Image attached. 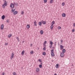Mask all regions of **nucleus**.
Instances as JSON below:
<instances>
[{
    "instance_id": "f257e3e1",
    "label": "nucleus",
    "mask_w": 75,
    "mask_h": 75,
    "mask_svg": "<svg viewBox=\"0 0 75 75\" xmlns=\"http://www.w3.org/2000/svg\"><path fill=\"white\" fill-rule=\"evenodd\" d=\"M7 2L6 1H4V4H3L2 5V7L3 8H5V6H7Z\"/></svg>"
},
{
    "instance_id": "f03ea898",
    "label": "nucleus",
    "mask_w": 75,
    "mask_h": 75,
    "mask_svg": "<svg viewBox=\"0 0 75 75\" xmlns=\"http://www.w3.org/2000/svg\"><path fill=\"white\" fill-rule=\"evenodd\" d=\"M10 6L11 8H13L14 7V5L13 3H11L10 4Z\"/></svg>"
},
{
    "instance_id": "7ed1b4c3",
    "label": "nucleus",
    "mask_w": 75,
    "mask_h": 75,
    "mask_svg": "<svg viewBox=\"0 0 75 75\" xmlns=\"http://www.w3.org/2000/svg\"><path fill=\"white\" fill-rule=\"evenodd\" d=\"M60 56L61 57H64V53H62L60 54Z\"/></svg>"
},
{
    "instance_id": "20e7f679",
    "label": "nucleus",
    "mask_w": 75,
    "mask_h": 75,
    "mask_svg": "<svg viewBox=\"0 0 75 75\" xmlns=\"http://www.w3.org/2000/svg\"><path fill=\"white\" fill-rule=\"evenodd\" d=\"M41 23H42L43 24H46V23H47V22H46V21H42Z\"/></svg>"
},
{
    "instance_id": "39448f33",
    "label": "nucleus",
    "mask_w": 75,
    "mask_h": 75,
    "mask_svg": "<svg viewBox=\"0 0 75 75\" xmlns=\"http://www.w3.org/2000/svg\"><path fill=\"white\" fill-rule=\"evenodd\" d=\"M4 28V25L2 24L1 26V30H3Z\"/></svg>"
},
{
    "instance_id": "423d86ee",
    "label": "nucleus",
    "mask_w": 75,
    "mask_h": 75,
    "mask_svg": "<svg viewBox=\"0 0 75 75\" xmlns=\"http://www.w3.org/2000/svg\"><path fill=\"white\" fill-rule=\"evenodd\" d=\"M51 55L52 57H54L55 56V54H54V52H52L51 53Z\"/></svg>"
},
{
    "instance_id": "0eeeda50",
    "label": "nucleus",
    "mask_w": 75,
    "mask_h": 75,
    "mask_svg": "<svg viewBox=\"0 0 75 75\" xmlns=\"http://www.w3.org/2000/svg\"><path fill=\"white\" fill-rule=\"evenodd\" d=\"M60 47L62 50H63V49H64V46L62 45H60Z\"/></svg>"
},
{
    "instance_id": "6e6552de",
    "label": "nucleus",
    "mask_w": 75,
    "mask_h": 75,
    "mask_svg": "<svg viewBox=\"0 0 75 75\" xmlns=\"http://www.w3.org/2000/svg\"><path fill=\"white\" fill-rule=\"evenodd\" d=\"M18 13V12L17 11H15L13 13V14L14 15H16V14H17Z\"/></svg>"
},
{
    "instance_id": "1a4fd4ad",
    "label": "nucleus",
    "mask_w": 75,
    "mask_h": 75,
    "mask_svg": "<svg viewBox=\"0 0 75 75\" xmlns=\"http://www.w3.org/2000/svg\"><path fill=\"white\" fill-rule=\"evenodd\" d=\"M36 72H38L40 71V69L38 68H37L36 69Z\"/></svg>"
},
{
    "instance_id": "9d476101",
    "label": "nucleus",
    "mask_w": 75,
    "mask_h": 75,
    "mask_svg": "<svg viewBox=\"0 0 75 75\" xmlns=\"http://www.w3.org/2000/svg\"><path fill=\"white\" fill-rule=\"evenodd\" d=\"M1 18L2 20H4L5 18V16H4V15L2 16L1 17Z\"/></svg>"
},
{
    "instance_id": "9b49d317",
    "label": "nucleus",
    "mask_w": 75,
    "mask_h": 75,
    "mask_svg": "<svg viewBox=\"0 0 75 75\" xmlns=\"http://www.w3.org/2000/svg\"><path fill=\"white\" fill-rule=\"evenodd\" d=\"M62 17H65L66 16V14H65V13H63V14H62Z\"/></svg>"
},
{
    "instance_id": "f8f14e48",
    "label": "nucleus",
    "mask_w": 75,
    "mask_h": 75,
    "mask_svg": "<svg viewBox=\"0 0 75 75\" xmlns=\"http://www.w3.org/2000/svg\"><path fill=\"white\" fill-rule=\"evenodd\" d=\"M11 36H12V35L11 34H9L8 35V38H10V37H11Z\"/></svg>"
},
{
    "instance_id": "ddd939ff",
    "label": "nucleus",
    "mask_w": 75,
    "mask_h": 75,
    "mask_svg": "<svg viewBox=\"0 0 75 75\" xmlns=\"http://www.w3.org/2000/svg\"><path fill=\"white\" fill-rule=\"evenodd\" d=\"M59 64H57L56 65V68H59Z\"/></svg>"
},
{
    "instance_id": "4468645a",
    "label": "nucleus",
    "mask_w": 75,
    "mask_h": 75,
    "mask_svg": "<svg viewBox=\"0 0 75 75\" xmlns=\"http://www.w3.org/2000/svg\"><path fill=\"white\" fill-rule=\"evenodd\" d=\"M41 22H39V25H40V26H41L42 25V23H41Z\"/></svg>"
},
{
    "instance_id": "2eb2a0df",
    "label": "nucleus",
    "mask_w": 75,
    "mask_h": 75,
    "mask_svg": "<svg viewBox=\"0 0 75 75\" xmlns=\"http://www.w3.org/2000/svg\"><path fill=\"white\" fill-rule=\"evenodd\" d=\"M34 25H35V26H37V23H36V21H35L34 22Z\"/></svg>"
},
{
    "instance_id": "dca6fc26",
    "label": "nucleus",
    "mask_w": 75,
    "mask_h": 75,
    "mask_svg": "<svg viewBox=\"0 0 75 75\" xmlns=\"http://www.w3.org/2000/svg\"><path fill=\"white\" fill-rule=\"evenodd\" d=\"M24 52H25V51H24V50H23L22 52V53L21 54V55H23V54H24Z\"/></svg>"
},
{
    "instance_id": "f3484780",
    "label": "nucleus",
    "mask_w": 75,
    "mask_h": 75,
    "mask_svg": "<svg viewBox=\"0 0 75 75\" xmlns=\"http://www.w3.org/2000/svg\"><path fill=\"white\" fill-rule=\"evenodd\" d=\"M40 34H43V33H44V32L42 30H41L40 31Z\"/></svg>"
},
{
    "instance_id": "a211bd4d",
    "label": "nucleus",
    "mask_w": 75,
    "mask_h": 75,
    "mask_svg": "<svg viewBox=\"0 0 75 75\" xmlns=\"http://www.w3.org/2000/svg\"><path fill=\"white\" fill-rule=\"evenodd\" d=\"M15 10H16V9H14L13 10L12 9L11 11L12 13H13V12H14V11Z\"/></svg>"
},
{
    "instance_id": "6ab92c4d",
    "label": "nucleus",
    "mask_w": 75,
    "mask_h": 75,
    "mask_svg": "<svg viewBox=\"0 0 75 75\" xmlns=\"http://www.w3.org/2000/svg\"><path fill=\"white\" fill-rule=\"evenodd\" d=\"M50 44H51V45H52V44H53V42H52L50 41Z\"/></svg>"
},
{
    "instance_id": "aec40b11",
    "label": "nucleus",
    "mask_w": 75,
    "mask_h": 75,
    "mask_svg": "<svg viewBox=\"0 0 75 75\" xmlns=\"http://www.w3.org/2000/svg\"><path fill=\"white\" fill-rule=\"evenodd\" d=\"M53 1H54V0H50V3L52 4L53 3Z\"/></svg>"
},
{
    "instance_id": "412c9836",
    "label": "nucleus",
    "mask_w": 75,
    "mask_h": 75,
    "mask_svg": "<svg viewBox=\"0 0 75 75\" xmlns=\"http://www.w3.org/2000/svg\"><path fill=\"white\" fill-rule=\"evenodd\" d=\"M30 27V25H27V28H29Z\"/></svg>"
},
{
    "instance_id": "4be33fe9",
    "label": "nucleus",
    "mask_w": 75,
    "mask_h": 75,
    "mask_svg": "<svg viewBox=\"0 0 75 75\" xmlns=\"http://www.w3.org/2000/svg\"><path fill=\"white\" fill-rule=\"evenodd\" d=\"M42 55H46V53L45 52H44L42 53Z\"/></svg>"
},
{
    "instance_id": "5701e85b",
    "label": "nucleus",
    "mask_w": 75,
    "mask_h": 75,
    "mask_svg": "<svg viewBox=\"0 0 75 75\" xmlns=\"http://www.w3.org/2000/svg\"><path fill=\"white\" fill-rule=\"evenodd\" d=\"M53 28V25H51L50 26V29L51 30H52Z\"/></svg>"
},
{
    "instance_id": "b1692460",
    "label": "nucleus",
    "mask_w": 75,
    "mask_h": 75,
    "mask_svg": "<svg viewBox=\"0 0 75 75\" xmlns=\"http://www.w3.org/2000/svg\"><path fill=\"white\" fill-rule=\"evenodd\" d=\"M62 52L64 53V52H65V49H64L62 50Z\"/></svg>"
},
{
    "instance_id": "393cba45",
    "label": "nucleus",
    "mask_w": 75,
    "mask_h": 75,
    "mask_svg": "<svg viewBox=\"0 0 75 75\" xmlns=\"http://www.w3.org/2000/svg\"><path fill=\"white\" fill-rule=\"evenodd\" d=\"M44 1L45 3H46L47 2V0H44Z\"/></svg>"
},
{
    "instance_id": "a878e982",
    "label": "nucleus",
    "mask_w": 75,
    "mask_h": 75,
    "mask_svg": "<svg viewBox=\"0 0 75 75\" xmlns=\"http://www.w3.org/2000/svg\"><path fill=\"white\" fill-rule=\"evenodd\" d=\"M58 29L59 30H61V27L60 26L58 27Z\"/></svg>"
},
{
    "instance_id": "bb28decb",
    "label": "nucleus",
    "mask_w": 75,
    "mask_h": 75,
    "mask_svg": "<svg viewBox=\"0 0 75 75\" xmlns=\"http://www.w3.org/2000/svg\"><path fill=\"white\" fill-rule=\"evenodd\" d=\"M62 5L63 6H65V2H63L62 4Z\"/></svg>"
},
{
    "instance_id": "cd10ccee",
    "label": "nucleus",
    "mask_w": 75,
    "mask_h": 75,
    "mask_svg": "<svg viewBox=\"0 0 75 75\" xmlns=\"http://www.w3.org/2000/svg\"><path fill=\"white\" fill-rule=\"evenodd\" d=\"M30 54H33V53H34V52H33V51H32L30 52Z\"/></svg>"
},
{
    "instance_id": "c85d7f7f",
    "label": "nucleus",
    "mask_w": 75,
    "mask_h": 75,
    "mask_svg": "<svg viewBox=\"0 0 75 75\" xmlns=\"http://www.w3.org/2000/svg\"><path fill=\"white\" fill-rule=\"evenodd\" d=\"M39 67L40 68H42V65H39Z\"/></svg>"
},
{
    "instance_id": "c756f323",
    "label": "nucleus",
    "mask_w": 75,
    "mask_h": 75,
    "mask_svg": "<svg viewBox=\"0 0 75 75\" xmlns=\"http://www.w3.org/2000/svg\"><path fill=\"white\" fill-rule=\"evenodd\" d=\"M13 57H14V56L12 55L11 57V59H13Z\"/></svg>"
},
{
    "instance_id": "7c9ffc66",
    "label": "nucleus",
    "mask_w": 75,
    "mask_h": 75,
    "mask_svg": "<svg viewBox=\"0 0 75 75\" xmlns=\"http://www.w3.org/2000/svg\"><path fill=\"white\" fill-rule=\"evenodd\" d=\"M16 39H17L18 41H19V39L18 37H16Z\"/></svg>"
},
{
    "instance_id": "2f4dec72",
    "label": "nucleus",
    "mask_w": 75,
    "mask_h": 75,
    "mask_svg": "<svg viewBox=\"0 0 75 75\" xmlns=\"http://www.w3.org/2000/svg\"><path fill=\"white\" fill-rule=\"evenodd\" d=\"M43 50L44 51H45V50H46L45 47H44V48H43Z\"/></svg>"
},
{
    "instance_id": "473e14b6",
    "label": "nucleus",
    "mask_w": 75,
    "mask_h": 75,
    "mask_svg": "<svg viewBox=\"0 0 75 75\" xmlns=\"http://www.w3.org/2000/svg\"><path fill=\"white\" fill-rule=\"evenodd\" d=\"M24 11H22L21 12V14H24Z\"/></svg>"
},
{
    "instance_id": "72a5a7b5",
    "label": "nucleus",
    "mask_w": 75,
    "mask_h": 75,
    "mask_svg": "<svg viewBox=\"0 0 75 75\" xmlns=\"http://www.w3.org/2000/svg\"><path fill=\"white\" fill-rule=\"evenodd\" d=\"M13 75H16L17 74H16V73L15 72H14L13 73Z\"/></svg>"
},
{
    "instance_id": "f704fd0d",
    "label": "nucleus",
    "mask_w": 75,
    "mask_h": 75,
    "mask_svg": "<svg viewBox=\"0 0 75 75\" xmlns=\"http://www.w3.org/2000/svg\"><path fill=\"white\" fill-rule=\"evenodd\" d=\"M47 43V41H45L43 44H45Z\"/></svg>"
},
{
    "instance_id": "c9c22d12",
    "label": "nucleus",
    "mask_w": 75,
    "mask_h": 75,
    "mask_svg": "<svg viewBox=\"0 0 75 75\" xmlns=\"http://www.w3.org/2000/svg\"><path fill=\"white\" fill-rule=\"evenodd\" d=\"M41 59H39L38 60L39 61V62H42V61H41Z\"/></svg>"
},
{
    "instance_id": "e433bc0d",
    "label": "nucleus",
    "mask_w": 75,
    "mask_h": 75,
    "mask_svg": "<svg viewBox=\"0 0 75 75\" xmlns=\"http://www.w3.org/2000/svg\"><path fill=\"white\" fill-rule=\"evenodd\" d=\"M43 45L44 47H46V45L45 44H43Z\"/></svg>"
},
{
    "instance_id": "4c0bfd02",
    "label": "nucleus",
    "mask_w": 75,
    "mask_h": 75,
    "mask_svg": "<svg viewBox=\"0 0 75 75\" xmlns=\"http://www.w3.org/2000/svg\"><path fill=\"white\" fill-rule=\"evenodd\" d=\"M8 45V43H5V45Z\"/></svg>"
},
{
    "instance_id": "58836bf2",
    "label": "nucleus",
    "mask_w": 75,
    "mask_h": 75,
    "mask_svg": "<svg viewBox=\"0 0 75 75\" xmlns=\"http://www.w3.org/2000/svg\"><path fill=\"white\" fill-rule=\"evenodd\" d=\"M52 45H51L50 46H49L50 48H51V47H52Z\"/></svg>"
},
{
    "instance_id": "ea45409f",
    "label": "nucleus",
    "mask_w": 75,
    "mask_h": 75,
    "mask_svg": "<svg viewBox=\"0 0 75 75\" xmlns=\"http://www.w3.org/2000/svg\"><path fill=\"white\" fill-rule=\"evenodd\" d=\"M10 21V20H9L7 19V23H8V21Z\"/></svg>"
},
{
    "instance_id": "a19ab883",
    "label": "nucleus",
    "mask_w": 75,
    "mask_h": 75,
    "mask_svg": "<svg viewBox=\"0 0 75 75\" xmlns=\"http://www.w3.org/2000/svg\"><path fill=\"white\" fill-rule=\"evenodd\" d=\"M75 31V30L74 29H73L72 30V32L73 33H74Z\"/></svg>"
},
{
    "instance_id": "79ce46f5",
    "label": "nucleus",
    "mask_w": 75,
    "mask_h": 75,
    "mask_svg": "<svg viewBox=\"0 0 75 75\" xmlns=\"http://www.w3.org/2000/svg\"><path fill=\"white\" fill-rule=\"evenodd\" d=\"M73 25L74 27H75V23H74L73 24Z\"/></svg>"
},
{
    "instance_id": "37998d69",
    "label": "nucleus",
    "mask_w": 75,
    "mask_h": 75,
    "mask_svg": "<svg viewBox=\"0 0 75 75\" xmlns=\"http://www.w3.org/2000/svg\"><path fill=\"white\" fill-rule=\"evenodd\" d=\"M54 51V50H51V52L52 53V52H53Z\"/></svg>"
},
{
    "instance_id": "c03bdc74",
    "label": "nucleus",
    "mask_w": 75,
    "mask_h": 75,
    "mask_svg": "<svg viewBox=\"0 0 75 75\" xmlns=\"http://www.w3.org/2000/svg\"><path fill=\"white\" fill-rule=\"evenodd\" d=\"M52 23H53V24H55V21H53L52 22Z\"/></svg>"
},
{
    "instance_id": "a18cd8bd",
    "label": "nucleus",
    "mask_w": 75,
    "mask_h": 75,
    "mask_svg": "<svg viewBox=\"0 0 75 75\" xmlns=\"http://www.w3.org/2000/svg\"><path fill=\"white\" fill-rule=\"evenodd\" d=\"M2 75H4V74H5V73L4 72H3L2 73Z\"/></svg>"
},
{
    "instance_id": "49530a36",
    "label": "nucleus",
    "mask_w": 75,
    "mask_h": 75,
    "mask_svg": "<svg viewBox=\"0 0 75 75\" xmlns=\"http://www.w3.org/2000/svg\"><path fill=\"white\" fill-rule=\"evenodd\" d=\"M14 4L15 5H16V4L15 3V2H14Z\"/></svg>"
},
{
    "instance_id": "de8ad7c7",
    "label": "nucleus",
    "mask_w": 75,
    "mask_h": 75,
    "mask_svg": "<svg viewBox=\"0 0 75 75\" xmlns=\"http://www.w3.org/2000/svg\"><path fill=\"white\" fill-rule=\"evenodd\" d=\"M12 55H13V56H14V53H12Z\"/></svg>"
},
{
    "instance_id": "09e8293b",
    "label": "nucleus",
    "mask_w": 75,
    "mask_h": 75,
    "mask_svg": "<svg viewBox=\"0 0 75 75\" xmlns=\"http://www.w3.org/2000/svg\"><path fill=\"white\" fill-rule=\"evenodd\" d=\"M16 5L17 6H18V4L16 3Z\"/></svg>"
},
{
    "instance_id": "8fccbe9b",
    "label": "nucleus",
    "mask_w": 75,
    "mask_h": 75,
    "mask_svg": "<svg viewBox=\"0 0 75 75\" xmlns=\"http://www.w3.org/2000/svg\"><path fill=\"white\" fill-rule=\"evenodd\" d=\"M63 41H62V40H61V42H63Z\"/></svg>"
},
{
    "instance_id": "3c124183",
    "label": "nucleus",
    "mask_w": 75,
    "mask_h": 75,
    "mask_svg": "<svg viewBox=\"0 0 75 75\" xmlns=\"http://www.w3.org/2000/svg\"><path fill=\"white\" fill-rule=\"evenodd\" d=\"M40 64H41V65H42V62H41V63H40Z\"/></svg>"
},
{
    "instance_id": "603ef678",
    "label": "nucleus",
    "mask_w": 75,
    "mask_h": 75,
    "mask_svg": "<svg viewBox=\"0 0 75 75\" xmlns=\"http://www.w3.org/2000/svg\"><path fill=\"white\" fill-rule=\"evenodd\" d=\"M54 75H57L56 74H55Z\"/></svg>"
},
{
    "instance_id": "864d4df0",
    "label": "nucleus",
    "mask_w": 75,
    "mask_h": 75,
    "mask_svg": "<svg viewBox=\"0 0 75 75\" xmlns=\"http://www.w3.org/2000/svg\"><path fill=\"white\" fill-rule=\"evenodd\" d=\"M54 23H52V25H54Z\"/></svg>"
},
{
    "instance_id": "5fc2aeb1",
    "label": "nucleus",
    "mask_w": 75,
    "mask_h": 75,
    "mask_svg": "<svg viewBox=\"0 0 75 75\" xmlns=\"http://www.w3.org/2000/svg\"><path fill=\"white\" fill-rule=\"evenodd\" d=\"M30 45H31V46H32V45H33V44H31Z\"/></svg>"
},
{
    "instance_id": "6e6d98bb",
    "label": "nucleus",
    "mask_w": 75,
    "mask_h": 75,
    "mask_svg": "<svg viewBox=\"0 0 75 75\" xmlns=\"http://www.w3.org/2000/svg\"><path fill=\"white\" fill-rule=\"evenodd\" d=\"M38 50H39V47H38Z\"/></svg>"
},
{
    "instance_id": "4d7b16f0",
    "label": "nucleus",
    "mask_w": 75,
    "mask_h": 75,
    "mask_svg": "<svg viewBox=\"0 0 75 75\" xmlns=\"http://www.w3.org/2000/svg\"><path fill=\"white\" fill-rule=\"evenodd\" d=\"M23 42H24V41H23Z\"/></svg>"
},
{
    "instance_id": "13d9d810",
    "label": "nucleus",
    "mask_w": 75,
    "mask_h": 75,
    "mask_svg": "<svg viewBox=\"0 0 75 75\" xmlns=\"http://www.w3.org/2000/svg\"><path fill=\"white\" fill-rule=\"evenodd\" d=\"M54 62V61L52 60V62Z\"/></svg>"
},
{
    "instance_id": "bf43d9fd",
    "label": "nucleus",
    "mask_w": 75,
    "mask_h": 75,
    "mask_svg": "<svg viewBox=\"0 0 75 75\" xmlns=\"http://www.w3.org/2000/svg\"><path fill=\"white\" fill-rule=\"evenodd\" d=\"M71 65L72 66H73V64H72Z\"/></svg>"
},
{
    "instance_id": "052dcab7",
    "label": "nucleus",
    "mask_w": 75,
    "mask_h": 75,
    "mask_svg": "<svg viewBox=\"0 0 75 75\" xmlns=\"http://www.w3.org/2000/svg\"><path fill=\"white\" fill-rule=\"evenodd\" d=\"M55 45H56V44H55Z\"/></svg>"
},
{
    "instance_id": "680f3d73",
    "label": "nucleus",
    "mask_w": 75,
    "mask_h": 75,
    "mask_svg": "<svg viewBox=\"0 0 75 75\" xmlns=\"http://www.w3.org/2000/svg\"><path fill=\"white\" fill-rule=\"evenodd\" d=\"M55 43H56V42H55Z\"/></svg>"
},
{
    "instance_id": "e2e57ef3",
    "label": "nucleus",
    "mask_w": 75,
    "mask_h": 75,
    "mask_svg": "<svg viewBox=\"0 0 75 75\" xmlns=\"http://www.w3.org/2000/svg\"><path fill=\"white\" fill-rule=\"evenodd\" d=\"M3 1H4V0H3Z\"/></svg>"
}]
</instances>
